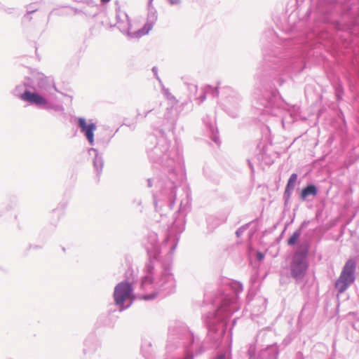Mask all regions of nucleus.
Here are the masks:
<instances>
[{
  "mask_svg": "<svg viewBox=\"0 0 359 359\" xmlns=\"http://www.w3.org/2000/svg\"><path fill=\"white\" fill-rule=\"evenodd\" d=\"M315 8V28L309 34L299 39L280 38L271 29L266 30L261 38L266 68L274 69L278 74L287 71L302 72L305 67V58L313 46V39L334 40L348 46L353 40L352 32L358 25L353 18L349 6L341 11L343 20L348 22L332 19V15L339 11L336 0H311Z\"/></svg>",
  "mask_w": 359,
  "mask_h": 359,
  "instance_id": "obj_1",
  "label": "nucleus"
},
{
  "mask_svg": "<svg viewBox=\"0 0 359 359\" xmlns=\"http://www.w3.org/2000/svg\"><path fill=\"white\" fill-rule=\"evenodd\" d=\"M189 205L188 196L181 201L170 229L162 244H159L156 233L150 232L147 236L144 247L149 259L144 266L145 274L142 278L140 287L144 291H154L150 294H142L140 299L151 301L158 296L163 297L175 292L176 283L170 271L172 255L177 245L179 235L185 229V217Z\"/></svg>",
  "mask_w": 359,
  "mask_h": 359,
  "instance_id": "obj_2",
  "label": "nucleus"
},
{
  "mask_svg": "<svg viewBox=\"0 0 359 359\" xmlns=\"http://www.w3.org/2000/svg\"><path fill=\"white\" fill-rule=\"evenodd\" d=\"M167 123L164 129L159 132L161 136L157 140L156 145L148 149L147 155L152 163L153 168L160 169L169 174V187H164L163 181H158L162 189V193L168 194L171 198L170 204L172 205L176 198L177 188L185 180L186 173L184 169V161L182 154L177 148H170V141L164 136V130L174 131L176 125V118L169 117V113L165 115Z\"/></svg>",
  "mask_w": 359,
  "mask_h": 359,
  "instance_id": "obj_3",
  "label": "nucleus"
},
{
  "mask_svg": "<svg viewBox=\"0 0 359 359\" xmlns=\"http://www.w3.org/2000/svg\"><path fill=\"white\" fill-rule=\"evenodd\" d=\"M243 290L239 281L228 280L225 291L219 292L212 299L217 309L209 311L204 322L208 328V338L215 346H218L226 333L228 320L239 308V294Z\"/></svg>",
  "mask_w": 359,
  "mask_h": 359,
  "instance_id": "obj_4",
  "label": "nucleus"
},
{
  "mask_svg": "<svg viewBox=\"0 0 359 359\" xmlns=\"http://www.w3.org/2000/svg\"><path fill=\"white\" fill-rule=\"evenodd\" d=\"M252 106L254 113L260 121H266L265 116H281L284 126L285 118L282 116L287 111L288 104L283 100L279 92L272 86H262L255 88L253 93Z\"/></svg>",
  "mask_w": 359,
  "mask_h": 359,
  "instance_id": "obj_5",
  "label": "nucleus"
},
{
  "mask_svg": "<svg viewBox=\"0 0 359 359\" xmlns=\"http://www.w3.org/2000/svg\"><path fill=\"white\" fill-rule=\"evenodd\" d=\"M29 89L35 90V88L32 85V79L25 78L22 83L17 85L12 90V95L40 109L64 113L65 108L62 104L53 102L41 93L32 92Z\"/></svg>",
  "mask_w": 359,
  "mask_h": 359,
  "instance_id": "obj_6",
  "label": "nucleus"
},
{
  "mask_svg": "<svg viewBox=\"0 0 359 359\" xmlns=\"http://www.w3.org/2000/svg\"><path fill=\"white\" fill-rule=\"evenodd\" d=\"M168 340L169 342L173 343L177 341L179 344H182L185 347L187 353L184 359H193L194 351L196 355L201 354L205 351V348L201 345H199L196 350L194 349L195 341L194 333L182 322L176 321L170 325Z\"/></svg>",
  "mask_w": 359,
  "mask_h": 359,
  "instance_id": "obj_7",
  "label": "nucleus"
},
{
  "mask_svg": "<svg viewBox=\"0 0 359 359\" xmlns=\"http://www.w3.org/2000/svg\"><path fill=\"white\" fill-rule=\"evenodd\" d=\"M311 241L304 240L297 246L289 264L290 276L298 281L304 278L309 267V255Z\"/></svg>",
  "mask_w": 359,
  "mask_h": 359,
  "instance_id": "obj_8",
  "label": "nucleus"
},
{
  "mask_svg": "<svg viewBox=\"0 0 359 359\" xmlns=\"http://www.w3.org/2000/svg\"><path fill=\"white\" fill-rule=\"evenodd\" d=\"M167 175H168L164 179H159L158 177H156L147 179V187L151 188L155 185L157 188L159 189V193L158 194H154V204L156 211L159 212L161 216L163 215V213L161 212L162 209L165 208V210H170L172 208L175 201V199L172 205L170 204L171 198L168 197V194L162 193V189L158 182V181H163L165 182L164 187H169V184H168L169 181V174Z\"/></svg>",
  "mask_w": 359,
  "mask_h": 359,
  "instance_id": "obj_9",
  "label": "nucleus"
},
{
  "mask_svg": "<svg viewBox=\"0 0 359 359\" xmlns=\"http://www.w3.org/2000/svg\"><path fill=\"white\" fill-rule=\"evenodd\" d=\"M355 269V261L352 259H348L334 284V287L339 294L344 293L354 283Z\"/></svg>",
  "mask_w": 359,
  "mask_h": 359,
  "instance_id": "obj_10",
  "label": "nucleus"
},
{
  "mask_svg": "<svg viewBox=\"0 0 359 359\" xmlns=\"http://www.w3.org/2000/svg\"><path fill=\"white\" fill-rule=\"evenodd\" d=\"M133 293V287L128 280H123L118 283L114 291V299L116 306L119 308V311H123L130 307L132 301L126 306L124 305L126 301L129 299Z\"/></svg>",
  "mask_w": 359,
  "mask_h": 359,
  "instance_id": "obj_11",
  "label": "nucleus"
},
{
  "mask_svg": "<svg viewBox=\"0 0 359 359\" xmlns=\"http://www.w3.org/2000/svg\"><path fill=\"white\" fill-rule=\"evenodd\" d=\"M229 95L226 97L225 110L229 116L236 118L238 116V109L241 101V95L231 88H226Z\"/></svg>",
  "mask_w": 359,
  "mask_h": 359,
  "instance_id": "obj_12",
  "label": "nucleus"
},
{
  "mask_svg": "<svg viewBox=\"0 0 359 359\" xmlns=\"http://www.w3.org/2000/svg\"><path fill=\"white\" fill-rule=\"evenodd\" d=\"M76 125L80 129L81 133L87 139L88 143L93 146L95 144L94 133L97 128L96 124L95 123H88L85 118L79 117L76 119Z\"/></svg>",
  "mask_w": 359,
  "mask_h": 359,
  "instance_id": "obj_13",
  "label": "nucleus"
},
{
  "mask_svg": "<svg viewBox=\"0 0 359 359\" xmlns=\"http://www.w3.org/2000/svg\"><path fill=\"white\" fill-rule=\"evenodd\" d=\"M35 79L38 89L42 93L51 94L52 91H57L54 80L51 76H46L42 73H39Z\"/></svg>",
  "mask_w": 359,
  "mask_h": 359,
  "instance_id": "obj_14",
  "label": "nucleus"
},
{
  "mask_svg": "<svg viewBox=\"0 0 359 359\" xmlns=\"http://www.w3.org/2000/svg\"><path fill=\"white\" fill-rule=\"evenodd\" d=\"M157 18L158 15L155 8H148L147 22L142 29L134 32V34L136 35V37L140 38L143 35L148 34L149 32L153 28L155 22L157 20Z\"/></svg>",
  "mask_w": 359,
  "mask_h": 359,
  "instance_id": "obj_15",
  "label": "nucleus"
},
{
  "mask_svg": "<svg viewBox=\"0 0 359 359\" xmlns=\"http://www.w3.org/2000/svg\"><path fill=\"white\" fill-rule=\"evenodd\" d=\"M116 26L121 32L126 34L130 37H136V35L130 32V21L128 15L125 12H118L116 14Z\"/></svg>",
  "mask_w": 359,
  "mask_h": 359,
  "instance_id": "obj_16",
  "label": "nucleus"
},
{
  "mask_svg": "<svg viewBox=\"0 0 359 359\" xmlns=\"http://www.w3.org/2000/svg\"><path fill=\"white\" fill-rule=\"evenodd\" d=\"M83 346L84 355H91L100 348V343L95 334H90L84 340Z\"/></svg>",
  "mask_w": 359,
  "mask_h": 359,
  "instance_id": "obj_17",
  "label": "nucleus"
},
{
  "mask_svg": "<svg viewBox=\"0 0 359 359\" xmlns=\"http://www.w3.org/2000/svg\"><path fill=\"white\" fill-rule=\"evenodd\" d=\"M203 121L206 127L210 138L217 145H219L220 140L218 135V129L215 126V120L210 116H206L203 118Z\"/></svg>",
  "mask_w": 359,
  "mask_h": 359,
  "instance_id": "obj_18",
  "label": "nucleus"
},
{
  "mask_svg": "<svg viewBox=\"0 0 359 359\" xmlns=\"http://www.w3.org/2000/svg\"><path fill=\"white\" fill-rule=\"evenodd\" d=\"M298 178V175L297 173H292L287 182V184L285 188V191L283 193V198L284 201V206L287 207L288 205L290 199L292 194V192L295 188L296 182Z\"/></svg>",
  "mask_w": 359,
  "mask_h": 359,
  "instance_id": "obj_19",
  "label": "nucleus"
},
{
  "mask_svg": "<svg viewBox=\"0 0 359 359\" xmlns=\"http://www.w3.org/2000/svg\"><path fill=\"white\" fill-rule=\"evenodd\" d=\"M88 152L90 156H93V155L94 156V158L93 160V167L95 168V170L96 172V175H97V177H100V176L102 172V168L104 167V163L103 157L98 152L97 149L95 148H93V147L89 149L88 150Z\"/></svg>",
  "mask_w": 359,
  "mask_h": 359,
  "instance_id": "obj_20",
  "label": "nucleus"
},
{
  "mask_svg": "<svg viewBox=\"0 0 359 359\" xmlns=\"http://www.w3.org/2000/svg\"><path fill=\"white\" fill-rule=\"evenodd\" d=\"M318 194V187L313 183H308L303 187L299 194V198L302 201H309V196H316Z\"/></svg>",
  "mask_w": 359,
  "mask_h": 359,
  "instance_id": "obj_21",
  "label": "nucleus"
},
{
  "mask_svg": "<svg viewBox=\"0 0 359 359\" xmlns=\"http://www.w3.org/2000/svg\"><path fill=\"white\" fill-rule=\"evenodd\" d=\"M309 221L304 220L302 222L299 227L295 230L293 233L288 238L287 244L289 246H294L297 244V242L302 236L303 230L308 226Z\"/></svg>",
  "mask_w": 359,
  "mask_h": 359,
  "instance_id": "obj_22",
  "label": "nucleus"
},
{
  "mask_svg": "<svg viewBox=\"0 0 359 359\" xmlns=\"http://www.w3.org/2000/svg\"><path fill=\"white\" fill-rule=\"evenodd\" d=\"M219 83H217V86L216 88H213L211 86H207L204 89H203L200 93V101L198 102V104H201L203 102L205 98L206 95L210 94L213 97H217L219 95Z\"/></svg>",
  "mask_w": 359,
  "mask_h": 359,
  "instance_id": "obj_23",
  "label": "nucleus"
},
{
  "mask_svg": "<svg viewBox=\"0 0 359 359\" xmlns=\"http://www.w3.org/2000/svg\"><path fill=\"white\" fill-rule=\"evenodd\" d=\"M224 222H225V219L220 218L215 215H209L206 218L208 229H210V231L214 230L215 228H217L218 226H219L221 224L224 223Z\"/></svg>",
  "mask_w": 359,
  "mask_h": 359,
  "instance_id": "obj_24",
  "label": "nucleus"
},
{
  "mask_svg": "<svg viewBox=\"0 0 359 359\" xmlns=\"http://www.w3.org/2000/svg\"><path fill=\"white\" fill-rule=\"evenodd\" d=\"M187 86L189 99L192 100L200 101V95L198 96V86L195 83H186Z\"/></svg>",
  "mask_w": 359,
  "mask_h": 359,
  "instance_id": "obj_25",
  "label": "nucleus"
},
{
  "mask_svg": "<svg viewBox=\"0 0 359 359\" xmlns=\"http://www.w3.org/2000/svg\"><path fill=\"white\" fill-rule=\"evenodd\" d=\"M266 354V359H278L279 351L276 344L268 346L264 352Z\"/></svg>",
  "mask_w": 359,
  "mask_h": 359,
  "instance_id": "obj_26",
  "label": "nucleus"
},
{
  "mask_svg": "<svg viewBox=\"0 0 359 359\" xmlns=\"http://www.w3.org/2000/svg\"><path fill=\"white\" fill-rule=\"evenodd\" d=\"M335 94L337 100H340L342 99V95L344 93L343 86L341 83H338L334 86Z\"/></svg>",
  "mask_w": 359,
  "mask_h": 359,
  "instance_id": "obj_27",
  "label": "nucleus"
},
{
  "mask_svg": "<svg viewBox=\"0 0 359 359\" xmlns=\"http://www.w3.org/2000/svg\"><path fill=\"white\" fill-rule=\"evenodd\" d=\"M257 219H255L254 220H252V222H248L243 226H241V227H239L236 231V235L238 238H239L243 233L244 231L248 229L249 228V226H250V224L252 223V222H256Z\"/></svg>",
  "mask_w": 359,
  "mask_h": 359,
  "instance_id": "obj_28",
  "label": "nucleus"
},
{
  "mask_svg": "<svg viewBox=\"0 0 359 359\" xmlns=\"http://www.w3.org/2000/svg\"><path fill=\"white\" fill-rule=\"evenodd\" d=\"M153 109H154V108H151V107H149V108H148V109H147V111H145V113L143 114H142V113L140 112V109H137V115H136V118H136V120H137V121H140V118H146V117H147V116L150 112H151V111H153Z\"/></svg>",
  "mask_w": 359,
  "mask_h": 359,
  "instance_id": "obj_29",
  "label": "nucleus"
},
{
  "mask_svg": "<svg viewBox=\"0 0 359 359\" xmlns=\"http://www.w3.org/2000/svg\"><path fill=\"white\" fill-rule=\"evenodd\" d=\"M26 8H27V11H28V13H34L36 11H37L39 9V8L36 6L35 3L27 5Z\"/></svg>",
  "mask_w": 359,
  "mask_h": 359,
  "instance_id": "obj_30",
  "label": "nucleus"
},
{
  "mask_svg": "<svg viewBox=\"0 0 359 359\" xmlns=\"http://www.w3.org/2000/svg\"><path fill=\"white\" fill-rule=\"evenodd\" d=\"M166 1L172 6H175L177 8L181 7L182 0H166Z\"/></svg>",
  "mask_w": 359,
  "mask_h": 359,
  "instance_id": "obj_31",
  "label": "nucleus"
},
{
  "mask_svg": "<svg viewBox=\"0 0 359 359\" xmlns=\"http://www.w3.org/2000/svg\"><path fill=\"white\" fill-rule=\"evenodd\" d=\"M298 109H295L294 107V111H290V116L292 118V121H294V120H297V116H298Z\"/></svg>",
  "mask_w": 359,
  "mask_h": 359,
  "instance_id": "obj_32",
  "label": "nucleus"
},
{
  "mask_svg": "<svg viewBox=\"0 0 359 359\" xmlns=\"http://www.w3.org/2000/svg\"><path fill=\"white\" fill-rule=\"evenodd\" d=\"M70 9L74 12V15H80V14L86 15V13H84V12L81 9L74 8V7H70Z\"/></svg>",
  "mask_w": 359,
  "mask_h": 359,
  "instance_id": "obj_33",
  "label": "nucleus"
},
{
  "mask_svg": "<svg viewBox=\"0 0 359 359\" xmlns=\"http://www.w3.org/2000/svg\"><path fill=\"white\" fill-rule=\"evenodd\" d=\"M256 258L259 262L262 261L264 259V254L262 252H257Z\"/></svg>",
  "mask_w": 359,
  "mask_h": 359,
  "instance_id": "obj_34",
  "label": "nucleus"
},
{
  "mask_svg": "<svg viewBox=\"0 0 359 359\" xmlns=\"http://www.w3.org/2000/svg\"><path fill=\"white\" fill-rule=\"evenodd\" d=\"M31 14L32 13H28V11H27V13L24 15L22 20H27V22H30L32 20V17L31 16Z\"/></svg>",
  "mask_w": 359,
  "mask_h": 359,
  "instance_id": "obj_35",
  "label": "nucleus"
},
{
  "mask_svg": "<svg viewBox=\"0 0 359 359\" xmlns=\"http://www.w3.org/2000/svg\"><path fill=\"white\" fill-rule=\"evenodd\" d=\"M215 359H229L225 353H219Z\"/></svg>",
  "mask_w": 359,
  "mask_h": 359,
  "instance_id": "obj_36",
  "label": "nucleus"
},
{
  "mask_svg": "<svg viewBox=\"0 0 359 359\" xmlns=\"http://www.w3.org/2000/svg\"><path fill=\"white\" fill-rule=\"evenodd\" d=\"M133 203L136 204V205L138 206V207H141V205H142V200L140 199V198H135L133 200Z\"/></svg>",
  "mask_w": 359,
  "mask_h": 359,
  "instance_id": "obj_37",
  "label": "nucleus"
},
{
  "mask_svg": "<svg viewBox=\"0 0 359 359\" xmlns=\"http://www.w3.org/2000/svg\"><path fill=\"white\" fill-rule=\"evenodd\" d=\"M0 10H4V11H6L8 13H11V8H6L1 2H0Z\"/></svg>",
  "mask_w": 359,
  "mask_h": 359,
  "instance_id": "obj_38",
  "label": "nucleus"
},
{
  "mask_svg": "<svg viewBox=\"0 0 359 359\" xmlns=\"http://www.w3.org/2000/svg\"><path fill=\"white\" fill-rule=\"evenodd\" d=\"M152 72H153V73H154V76H156V78L158 80H159V78H158V69H157V67H154L152 68Z\"/></svg>",
  "mask_w": 359,
  "mask_h": 359,
  "instance_id": "obj_39",
  "label": "nucleus"
},
{
  "mask_svg": "<svg viewBox=\"0 0 359 359\" xmlns=\"http://www.w3.org/2000/svg\"><path fill=\"white\" fill-rule=\"evenodd\" d=\"M153 1H154V0H149V2H148V8L154 7V6H153V4H152Z\"/></svg>",
  "mask_w": 359,
  "mask_h": 359,
  "instance_id": "obj_40",
  "label": "nucleus"
},
{
  "mask_svg": "<svg viewBox=\"0 0 359 359\" xmlns=\"http://www.w3.org/2000/svg\"><path fill=\"white\" fill-rule=\"evenodd\" d=\"M248 165L250 168V169L252 170H253V165L251 163V162L250 161V160H248Z\"/></svg>",
  "mask_w": 359,
  "mask_h": 359,
  "instance_id": "obj_41",
  "label": "nucleus"
},
{
  "mask_svg": "<svg viewBox=\"0 0 359 359\" xmlns=\"http://www.w3.org/2000/svg\"><path fill=\"white\" fill-rule=\"evenodd\" d=\"M111 0H101V1L102 3H108L109 1H110Z\"/></svg>",
  "mask_w": 359,
  "mask_h": 359,
  "instance_id": "obj_42",
  "label": "nucleus"
},
{
  "mask_svg": "<svg viewBox=\"0 0 359 359\" xmlns=\"http://www.w3.org/2000/svg\"><path fill=\"white\" fill-rule=\"evenodd\" d=\"M237 318L233 319V326L236 323Z\"/></svg>",
  "mask_w": 359,
  "mask_h": 359,
  "instance_id": "obj_43",
  "label": "nucleus"
},
{
  "mask_svg": "<svg viewBox=\"0 0 359 359\" xmlns=\"http://www.w3.org/2000/svg\"><path fill=\"white\" fill-rule=\"evenodd\" d=\"M139 211H140V212L142 211V208H140Z\"/></svg>",
  "mask_w": 359,
  "mask_h": 359,
  "instance_id": "obj_44",
  "label": "nucleus"
}]
</instances>
